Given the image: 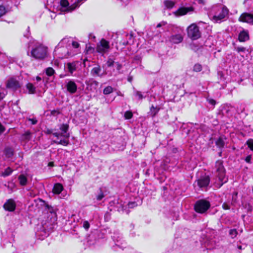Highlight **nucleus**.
<instances>
[{
    "mask_svg": "<svg viewBox=\"0 0 253 253\" xmlns=\"http://www.w3.org/2000/svg\"><path fill=\"white\" fill-rule=\"evenodd\" d=\"M31 54L36 59L42 60L47 56V48L42 44L37 43L33 47Z\"/></svg>",
    "mask_w": 253,
    "mask_h": 253,
    "instance_id": "f257e3e1",
    "label": "nucleus"
},
{
    "mask_svg": "<svg viewBox=\"0 0 253 253\" xmlns=\"http://www.w3.org/2000/svg\"><path fill=\"white\" fill-rule=\"evenodd\" d=\"M215 169L217 176L221 182L219 187L227 181V178L225 177V169L221 160H218L215 163Z\"/></svg>",
    "mask_w": 253,
    "mask_h": 253,
    "instance_id": "f03ea898",
    "label": "nucleus"
},
{
    "mask_svg": "<svg viewBox=\"0 0 253 253\" xmlns=\"http://www.w3.org/2000/svg\"><path fill=\"white\" fill-rule=\"evenodd\" d=\"M210 203L205 200H200L197 201L194 205L195 211L200 213H205L210 208Z\"/></svg>",
    "mask_w": 253,
    "mask_h": 253,
    "instance_id": "7ed1b4c3",
    "label": "nucleus"
},
{
    "mask_svg": "<svg viewBox=\"0 0 253 253\" xmlns=\"http://www.w3.org/2000/svg\"><path fill=\"white\" fill-rule=\"evenodd\" d=\"M83 0H77L73 4L69 6V2L67 0H61L60 1L61 11L62 12H71L80 5V2Z\"/></svg>",
    "mask_w": 253,
    "mask_h": 253,
    "instance_id": "20e7f679",
    "label": "nucleus"
},
{
    "mask_svg": "<svg viewBox=\"0 0 253 253\" xmlns=\"http://www.w3.org/2000/svg\"><path fill=\"white\" fill-rule=\"evenodd\" d=\"M187 34L188 37L193 40H197L201 37L199 28L195 23L192 24L187 28Z\"/></svg>",
    "mask_w": 253,
    "mask_h": 253,
    "instance_id": "39448f33",
    "label": "nucleus"
},
{
    "mask_svg": "<svg viewBox=\"0 0 253 253\" xmlns=\"http://www.w3.org/2000/svg\"><path fill=\"white\" fill-rule=\"evenodd\" d=\"M53 135L57 137V139H59L60 137H63V139L60 140H54L53 142L57 144H61L63 146H67L69 143V138L70 137V133H66L65 132H54L53 133Z\"/></svg>",
    "mask_w": 253,
    "mask_h": 253,
    "instance_id": "423d86ee",
    "label": "nucleus"
},
{
    "mask_svg": "<svg viewBox=\"0 0 253 253\" xmlns=\"http://www.w3.org/2000/svg\"><path fill=\"white\" fill-rule=\"evenodd\" d=\"M109 48V42L102 39L97 44L96 51L102 54H104L108 52Z\"/></svg>",
    "mask_w": 253,
    "mask_h": 253,
    "instance_id": "0eeeda50",
    "label": "nucleus"
},
{
    "mask_svg": "<svg viewBox=\"0 0 253 253\" xmlns=\"http://www.w3.org/2000/svg\"><path fill=\"white\" fill-rule=\"evenodd\" d=\"M218 9L219 11V13H216L212 17V20L216 23L224 19L228 13V10L225 6L219 7Z\"/></svg>",
    "mask_w": 253,
    "mask_h": 253,
    "instance_id": "6e6552de",
    "label": "nucleus"
},
{
    "mask_svg": "<svg viewBox=\"0 0 253 253\" xmlns=\"http://www.w3.org/2000/svg\"><path fill=\"white\" fill-rule=\"evenodd\" d=\"M210 182V177L208 175L201 176L197 180V185L200 188H207Z\"/></svg>",
    "mask_w": 253,
    "mask_h": 253,
    "instance_id": "1a4fd4ad",
    "label": "nucleus"
},
{
    "mask_svg": "<svg viewBox=\"0 0 253 253\" xmlns=\"http://www.w3.org/2000/svg\"><path fill=\"white\" fill-rule=\"evenodd\" d=\"M22 85V84L20 83L18 80L13 78L9 79L6 83V87L13 90H17L20 88Z\"/></svg>",
    "mask_w": 253,
    "mask_h": 253,
    "instance_id": "9d476101",
    "label": "nucleus"
},
{
    "mask_svg": "<svg viewBox=\"0 0 253 253\" xmlns=\"http://www.w3.org/2000/svg\"><path fill=\"white\" fill-rule=\"evenodd\" d=\"M239 20L242 22L253 25V14L247 12L243 13L240 16Z\"/></svg>",
    "mask_w": 253,
    "mask_h": 253,
    "instance_id": "9b49d317",
    "label": "nucleus"
},
{
    "mask_svg": "<svg viewBox=\"0 0 253 253\" xmlns=\"http://www.w3.org/2000/svg\"><path fill=\"white\" fill-rule=\"evenodd\" d=\"M3 207L6 211H13L16 208V203L13 199H10L6 201Z\"/></svg>",
    "mask_w": 253,
    "mask_h": 253,
    "instance_id": "f8f14e48",
    "label": "nucleus"
},
{
    "mask_svg": "<svg viewBox=\"0 0 253 253\" xmlns=\"http://www.w3.org/2000/svg\"><path fill=\"white\" fill-rule=\"evenodd\" d=\"M194 10L192 7H182L178 8L176 11L174 12V14L176 16H182L186 14L189 12H192Z\"/></svg>",
    "mask_w": 253,
    "mask_h": 253,
    "instance_id": "ddd939ff",
    "label": "nucleus"
},
{
    "mask_svg": "<svg viewBox=\"0 0 253 253\" xmlns=\"http://www.w3.org/2000/svg\"><path fill=\"white\" fill-rule=\"evenodd\" d=\"M66 87L67 91L71 94H74L77 91V85L72 80H70L67 83Z\"/></svg>",
    "mask_w": 253,
    "mask_h": 253,
    "instance_id": "4468645a",
    "label": "nucleus"
},
{
    "mask_svg": "<svg viewBox=\"0 0 253 253\" xmlns=\"http://www.w3.org/2000/svg\"><path fill=\"white\" fill-rule=\"evenodd\" d=\"M183 39V36L180 34H178L171 36L169 37V40L173 43L178 44L182 42Z\"/></svg>",
    "mask_w": 253,
    "mask_h": 253,
    "instance_id": "2eb2a0df",
    "label": "nucleus"
},
{
    "mask_svg": "<svg viewBox=\"0 0 253 253\" xmlns=\"http://www.w3.org/2000/svg\"><path fill=\"white\" fill-rule=\"evenodd\" d=\"M238 40L241 42H245L249 40V34L248 31L243 30L239 34Z\"/></svg>",
    "mask_w": 253,
    "mask_h": 253,
    "instance_id": "dca6fc26",
    "label": "nucleus"
},
{
    "mask_svg": "<svg viewBox=\"0 0 253 253\" xmlns=\"http://www.w3.org/2000/svg\"><path fill=\"white\" fill-rule=\"evenodd\" d=\"M32 138V133L30 131L27 130L22 134L20 138L21 141L27 142L30 140Z\"/></svg>",
    "mask_w": 253,
    "mask_h": 253,
    "instance_id": "f3484780",
    "label": "nucleus"
},
{
    "mask_svg": "<svg viewBox=\"0 0 253 253\" xmlns=\"http://www.w3.org/2000/svg\"><path fill=\"white\" fill-rule=\"evenodd\" d=\"M101 71V69L100 66H98L94 67L91 71V74L92 76H97L100 77H102L103 75H105L106 73H104L102 74H100V73Z\"/></svg>",
    "mask_w": 253,
    "mask_h": 253,
    "instance_id": "a211bd4d",
    "label": "nucleus"
},
{
    "mask_svg": "<svg viewBox=\"0 0 253 253\" xmlns=\"http://www.w3.org/2000/svg\"><path fill=\"white\" fill-rule=\"evenodd\" d=\"M66 68L68 71L72 75L76 70V63L75 62H69L67 63Z\"/></svg>",
    "mask_w": 253,
    "mask_h": 253,
    "instance_id": "6ab92c4d",
    "label": "nucleus"
},
{
    "mask_svg": "<svg viewBox=\"0 0 253 253\" xmlns=\"http://www.w3.org/2000/svg\"><path fill=\"white\" fill-rule=\"evenodd\" d=\"M63 189V187L62 184L57 183L54 185L52 191L54 194H59L62 191Z\"/></svg>",
    "mask_w": 253,
    "mask_h": 253,
    "instance_id": "aec40b11",
    "label": "nucleus"
},
{
    "mask_svg": "<svg viewBox=\"0 0 253 253\" xmlns=\"http://www.w3.org/2000/svg\"><path fill=\"white\" fill-rule=\"evenodd\" d=\"M159 110L160 108L159 107H155L153 105H152L150 108V112L148 113V114L152 117H154L158 113Z\"/></svg>",
    "mask_w": 253,
    "mask_h": 253,
    "instance_id": "412c9836",
    "label": "nucleus"
},
{
    "mask_svg": "<svg viewBox=\"0 0 253 253\" xmlns=\"http://www.w3.org/2000/svg\"><path fill=\"white\" fill-rule=\"evenodd\" d=\"M26 86L29 94H34L36 93V87L32 83H28Z\"/></svg>",
    "mask_w": 253,
    "mask_h": 253,
    "instance_id": "4be33fe9",
    "label": "nucleus"
},
{
    "mask_svg": "<svg viewBox=\"0 0 253 253\" xmlns=\"http://www.w3.org/2000/svg\"><path fill=\"white\" fill-rule=\"evenodd\" d=\"M19 183L22 186H25L27 183V178L24 174H20L18 176Z\"/></svg>",
    "mask_w": 253,
    "mask_h": 253,
    "instance_id": "5701e85b",
    "label": "nucleus"
},
{
    "mask_svg": "<svg viewBox=\"0 0 253 253\" xmlns=\"http://www.w3.org/2000/svg\"><path fill=\"white\" fill-rule=\"evenodd\" d=\"M13 170L10 168L7 167L3 171L0 173V176L2 177H6L10 175L12 172Z\"/></svg>",
    "mask_w": 253,
    "mask_h": 253,
    "instance_id": "b1692460",
    "label": "nucleus"
},
{
    "mask_svg": "<svg viewBox=\"0 0 253 253\" xmlns=\"http://www.w3.org/2000/svg\"><path fill=\"white\" fill-rule=\"evenodd\" d=\"M4 153L6 157L7 158H10L13 155V149L10 147H7L5 148Z\"/></svg>",
    "mask_w": 253,
    "mask_h": 253,
    "instance_id": "393cba45",
    "label": "nucleus"
},
{
    "mask_svg": "<svg viewBox=\"0 0 253 253\" xmlns=\"http://www.w3.org/2000/svg\"><path fill=\"white\" fill-rule=\"evenodd\" d=\"M215 145L219 148L221 149L224 147L225 142L222 137H219L215 142Z\"/></svg>",
    "mask_w": 253,
    "mask_h": 253,
    "instance_id": "a878e982",
    "label": "nucleus"
},
{
    "mask_svg": "<svg viewBox=\"0 0 253 253\" xmlns=\"http://www.w3.org/2000/svg\"><path fill=\"white\" fill-rule=\"evenodd\" d=\"M112 239L114 241L116 245L119 246L117 243H118L120 241H121L122 237L120 236V234L119 233H114L113 236L112 237Z\"/></svg>",
    "mask_w": 253,
    "mask_h": 253,
    "instance_id": "bb28decb",
    "label": "nucleus"
},
{
    "mask_svg": "<svg viewBox=\"0 0 253 253\" xmlns=\"http://www.w3.org/2000/svg\"><path fill=\"white\" fill-rule=\"evenodd\" d=\"M60 130L61 132H65L66 133H69L68 132V130L69 129V125L67 124H62L60 127Z\"/></svg>",
    "mask_w": 253,
    "mask_h": 253,
    "instance_id": "cd10ccee",
    "label": "nucleus"
},
{
    "mask_svg": "<svg viewBox=\"0 0 253 253\" xmlns=\"http://www.w3.org/2000/svg\"><path fill=\"white\" fill-rule=\"evenodd\" d=\"M164 4L168 8H171L174 5V2L170 0H165Z\"/></svg>",
    "mask_w": 253,
    "mask_h": 253,
    "instance_id": "c85d7f7f",
    "label": "nucleus"
},
{
    "mask_svg": "<svg viewBox=\"0 0 253 253\" xmlns=\"http://www.w3.org/2000/svg\"><path fill=\"white\" fill-rule=\"evenodd\" d=\"M46 74L48 76H51L55 73V71L51 67H48L45 70Z\"/></svg>",
    "mask_w": 253,
    "mask_h": 253,
    "instance_id": "c756f323",
    "label": "nucleus"
},
{
    "mask_svg": "<svg viewBox=\"0 0 253 253\" xmlns=\"http://www.w3.org/2000/svg\"><path fill=\"white\" fill-rule=\"evenodd\" d=\"M113 91V88L111 86H108L105 87L103 90V93L104 94H109Z\"/></svg>",
    "mask_w": 253,
    "mask_h": 253,
    "instance_id": "7c9ffc66",
    "label": "nucleus"
},
{
    "mask_svg": "<svg viewBox=\"0 0 253 253\" xmlns=\"http://www.w3.org/2000/svg\"><path fill=\"white\" fill-rule=\"evenodd\" d=\"M202 46H200L195 43L190 44V48L195 51L198 50Z\"/></svg>",
    "mask_w": 253,
    "mask_h": 253,
    "instance_id": "2f4dec72",
    "label": "nucleus"
},
{
    "mask_svg": "<svg viewBox=\"0 0 253 253\" xmlns=\"http://www.w3.org/2000/svg\"><path fill=\"white\" fill-rule=\"evenodd\" d=\"M202 70V66L199 64H196L193 67V71L195 72H200Z\"/></svg>",
    "mask_w": 253,
    "mask_h": 253,
    "instance_id": "473e14b6",
    "label": "nucleus"
},
{
    "mask_svg": "<svg viewBox=\"0 0 253 253\" xmlns=\"http://www.w3.org/2000/svg\"><path fill=\"white\" fill-rule=\"evenodd\" d=\"M229 235L232 238H234L237 235V231L236 229H233L229 231Z\"/></svg>",
    "mask_w": 253,
    "mask_h": 253,
    "instance_id": "72a5a7b5",
    "label": "nucleus"
},
{
    "mask_svg": "<svg viewBox=\"0 0 253 253\" xmlns=\"http://www.w3.org/2000/svg\"><path fill=\"white\" fill-rule=\"evenodd\" d=\"M125 117L126 119H130L132 117V113L131 111H127L125 113Z\"/></svg>",
    "mask_w": 253,
    "mask_h": 253,
    "instance_id": "f704fd0d",
    "label": "nucleus"
},
{
    "mask_svg": "<svg viewBox=\"0 0 253 253\" xmlns=\"http://www.w3.org/2000/svg\"><path fill=\"white\" fill-rule=\"evenodd\" d=\"M134 95L136 96H137L138 99L141 100L142 99L144 96L143 95V94H142V93L139 91H137V90H136L134 91Z\"/></svg>",
    "mask_w": 253,
    "mask_h": 253,
    "instance_id": "c9c22d12",
    "label": "nucleus"
},
{
    "mask_svg": "<svg viewBox=\"0 0 253 253\" xmlns=\"http://www.w3.org/2000/svg\"><path fill=\"white\" fill-rule=\"evenodd\" d=\"M235 49L238 52H244L246 50V48L244 47H235Z\"/></svg>",
    "mask_w": 253,
    "mask_h": 253,
    "instance_id": "e433bc0d",
    "label": "nucleus"
},
{
    "mask_svg": "<svg viewBox=\"0 0 253 253\" xmlns=\"http://www.w3.org/2000/svg\"><path fill=\"white\" fill-rule=\"evenodd\" d=\"M247 144L250 149L253 151V139H250L247 142Z\"/></svg>",
    "mask_w": 253,
    "mask_h": 253,
    "instance_id": "4c0bfd02",
    "label": "nucleus"
},
{
    "mask_svg": "<svg viewBox=\"0 0 253 253\" xmlns=\"http://www.w3.org/2000/svg\"><path fill=\"white\" fill-rule=\"evenodd\" d=\"M6 13V10L3 6H0V17L2 16Z\"/></svg>",
    "mask_w": 253,
    "mask_h": 253,
    "instance_id": "58836bf2",
    "label": "nucleus"
},
{
    "mask_svg": "<svg viewBox=\"0 0 253 253\" xmlns=\"http://www.w3.org/2000/svg\"><path fill=\"white\" fill-rule=\"evenodd\" d=\"M104 197V195L103 192L100 190V193L96 197V199L97 200L100 201L103 199Z\"/></svg>",
    "mask_w": 253,
    "mask_h": 253,
    "instance_id": "ea45409f",
    "label": "nucleus"
},
{
    "mask_svg": "<svg viewBox=\"0 0 253 253\" xmlns=\"http://www.w3.org/2000/svg\"><path fill=\"white\" fill-rule=\"evenodd\" d=\"M72 46L75 48H78L80 46V44L76 41H73L72 42Z\"/></svg>",
    "mask_w": 253,
    "mask_h": 253,
    "instance_id": "a19ab883",
    "label": "nucleus"
},
{
    "mask_svg": "<svg viewBox=\"0 0 253 253\" xmlns=\"http://www.w3.org/2000/svg\"><path fill=\"white\" fill-rule=\"evenodd\" d=\"M83 227L85 230H88L89 228V223L88 221H85L83 223Z\"/></svg>",
    "mask_w": 253,
    "mask_h": 253,
    "instance_id": "79ce46f5",
    "label": "nucleus"
},
{
    "mask_svg": "<svg viewBox=\"0 0 253 253\" xmlns=\"http://www.w3.org/2000/svg\"><path fill=\"white\" fill-rule=\"evenodd\" d=\"M128 206L129 208H133L137 206V204L135 202H129Z\"/></svg>",
    "mask_w": 253,
    "mask_h": 253,
    "instance_id": "37998d69",
    "label": "nucleus"
},
{
    "mask_svg": "<svg viewBox=\"0 0 253 253\" xmlns=\"http://www.w3.org/2000/svg\"><path fill=\"white\" fill-rule=\"evenodd\" d=\"M28 121H30L32 125H35L37 123V120L35 118H29L28 119Z\"/></svg>",
    "mask_w": 253,
    "mask_h": 253,
    "instance_id": "c03bdc74",
    "label": "nucleus"
},
{
    "mask_svg": "<svg viewBox=\"0 0 253 253\" xmlns=\"http://www.w3.org/2000/svg\"><path fill=\"white\" fill-rule=\"evenodd\" d=\"M114 61L111 60V59H109L107 62V66L108 67H111V66H113L114 65Z\"/></svg>",
    "mask_w": 253,
    "mask_h": 253,
    "instance_id": "a18cd8bd",
    "label": "nucleus"
},
{
    "mask_svg": "<svg viewBox=\"0 0 253 253\" xmlns=\"http://www.w3.org/2000/svg\"><path fill=\"white\" fill-rule=\"evenodd\" d=\"M251 155H248L245 159V161L248 163H251Z\"/></svg>",
    "mask_w": 253,
    "mask_h": 253,
    "instance_id": "49530a36",
    "label": "nucleus"
},
{
    "mask_svg": "<svg viewBox=\"0 0 253 253\" xmlns=\"http://www.w3.org/2000/svg\"><path fill=\"white\" fill-rule=\"evenodd\" d=\"M222 208L224 210H229L230 209V206L228 204L224 203L222 205Z\"/></svg>",
    "mask_w": 253,
    "mask_h": 253,
    "instance_id": "de8ad7c7",
    "label": "nucleus"
},
{
    "mask_svg": "<svg viewBox=\"0 0 253 253\" xmlns=\"http://www.w3.org/2000/svg\"><path fill=\"white\" fill-rule=\"evenodd\" d=\"M116 65L117 70L120 71L122 67V65L118 62L116 63Z\"/></svg>",
    "mask_w": 253,
    "mask_h": 253,
    "instance_id": "09e8293b",
    "label": "nucleus"
},
{
    "mask_svg": "<svg viewBox=\"0 0 253 253\" xmlns=\"http://www.w3.org/2000/svg\"><path fill=\"white\" fill-rule=\"evenodd\" d=\"M208 101H209V103H210L212 105H214L216 103L215 101L212 99H208Z\"/></svg>",
    "mask_w": 253,
    "mask_h": 253,
    "instance_id": "8fccbe9b",
    "label": "nucleus"
},
{
    "mask_svg": "<svg viewBox=\"0 0 253 253\" xmlns=\"http://www.w3.org/2000/svg\"><path fill=\"white\" fill-rule=\"evenodd\" d=\"M4 130V127L0 123V134H1Z\"/></svg>",
    "mask_w": 253,
    "mask_h": 253,
    "instance_id": "3c124183",
    "label": "nucleus"
},
{
    "mask_svg": "<svg viewBox=\"0 0 253 253\" xmlns=\"http://www.w3.org/2000/svg\"><path fill=\"white\" fill-rule=\"evenodd\" d=\"M45 132L46 133V134H52L54 133L53 132L52 130L51 129H47Z\"/></svg>",
    "mask_w": 253,
    "mask_h": 253,
    "instance_id": "603ef678",
    "label": "nucleus"
},
{
    "mask_svg": "<svg viewBox=\"0 0 253 253\" xmlns=\"http://www.w3.org/2000/svg\"><path fill=\"white\" fill-rule=\"evenodd\" d=\"M87 51L92 52V51H94V48L91 46H89V47H87Z\"/></svg>",
    "mask_w": 253,
    "mask_h": 253,
    "instance_id": "864d4df0",
    "label": "nucleus"
},
{
    "mask_svg": "<svg viewBox=\"0 0 253 253\" xmlns=\"http://www.w3.org/2000/svg\"><path fill=\"white\" fill-rule=\"evenodd\" d=\"M4 97V94L0 92V100L2 99Z\"/></svg>",
    "mask_w": 253,
    "mask_h": 253,
    "instance_id": "5fc2aeb1",
    "label": "nucleus"
},
{
    "mask_svg": "<svg viewBox=\"0 0 253 253\" xmlns=\"http://www.w3.org/2000/svg\"><path fill=\"white\" fill-rule=\"evenodd\" d=\"M36 79L37 81H38V82H39V81H41V80H42L41 78L39 76H37Z\"/></svg>",
    "mask_w": 253,
    "mask_h": 253,
    "instance_id": "6e6d98bb",
    "label": "nucleus"
},
{
    "mask_svg": "<svg viewBox=\"0 0 253 253\" xmlns=\"http://www.w3.org/2000/svg\"><path fill=\"white\" fill-rule=\"evenodd\" d=\"M92 84H94L95 85H97L98 84V82L96 81H93Z\"/></svg>",
    "mask_w": 253,
    "mask_h": 253,
    "instance_id": "4d7b16f0",
    "label": "nucleus"
},
{
    "mask_svg": "<svg viewBox=\"0 0 253 253\" xmlns=\"http://www.w3.org/2000/svg\"><path fill=\"white\" fill-rule=\"evenodd\" d=\"M237 248H238V249L239 250H242V246H241V245H239V246H238Z\"/></svg>",
    "mask_w": 253,
    "mask_h": 253,
    "instance_id": "13d9d810",
    "label": "nucleus"
},
{
    "mask_svg": "<svg viewBox=\"0 0 253 253\" xmlns=\"http://www.w3.org/2000/svg\"><path fill=\"white\" fill-rule=\"evenodd\" d=\"M162 26V23H159L157 26V28H159V27H160Z\"/></svg>",
    "mask_w": 253,
    "mask_h": 253,
    "instance_id": "bf43d9fd",
    "label": "nucleus"
},
{
    "mask_svg": "<svg viewBox=\"0 0 253 253\" xmlns=\"http://www.w3.org/2000/svg\"><path fill=\"white\" fill-rule=\"evenodd\" d=\"M49 166H53V162H50L48 164Z\"/></svg>",
    "mask_w": 253,
    "mask_h": 253,
    "instance_id": "052dcab7",
    "label": "nucleus"
},
{
    "mask_svg": "<svg viewBox=\"0 0 253 253\" xmlns=\"http://www.w3.org/2000/svg\"><path fill=\"white\" fill-rule=\"evenodd\" d=\"M64 77V76L63 75H60V78H63Z\"/></svg>",
    "mask_w": 253,
    "mask_h": 253,
    "instance_id": "680f3d73",
    "label": "nucleus"
},
{
    "mask_svg": "<svg viewBox=\"0 0 253 253\" xmlns=\"http://www.w3.org/2000/svg\"><path fill=\"white\" fill-rule=\"evenodd\" d=\"M47 207L48 209H49V206H47Z\"/></svg>",
    "mask_w": 253,
    "mask_h": 253,
    "instance_id": "e2e57ef3",
    "label": "nucleus"
},
{
    "mask_svg": "<svg viewBox=\"0 0 253 253\" xmlns=\"http://www.w3.org/2000/svg\"><path fill=\"white\" fill-rule=\"evenodd\" d=\"M252 192H253V187H252Z\"/></svg>",
    "mask_w": 253,
    "mask_h": 253,
    "instance_id": "0e129e2a",
    "label": "nucleus"
},
{
    "mask_svg": "<svg viewBox=\"0 0 253 253\" xmlns=\"http://www.w3.org/2000/svg\"><path fill=\"white\" fill-rule=\"evenodd\" d=\"M128 81H131V79H128Z\"/></svg>",
    "mask_w": 253,
    "mask_h": 253,
    "instance_id": "69168bd1",
    "label": "nucleus"
}]
</instances>
